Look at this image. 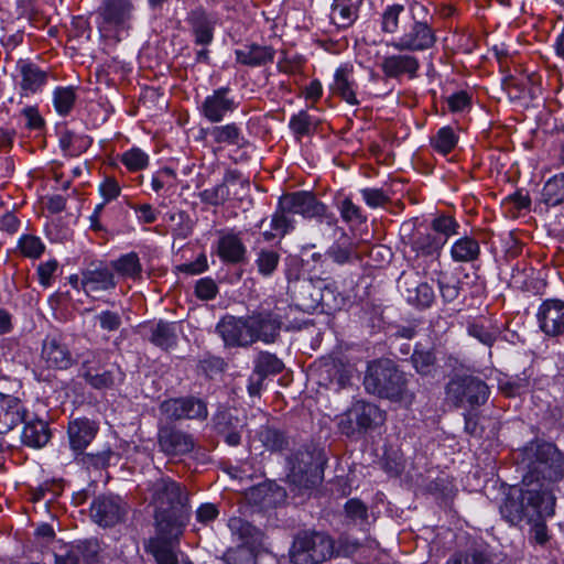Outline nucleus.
Returning <instances> with one entry per match:
<instances>
[{"label": "nucleus", "instance_id": "f257e3e1", "mask_svg": "<svg viewBox=\"0 0 564 564\" xmlns=\"http://www.w3.org/2000/svg\"><path fill=\"white\" fill-rule=\"evenodd\" d=\"M281 316L271 311H261L246 317L227 316L216 327L226 346L246 347L258 340L270 344L279 336Z\"/></svg>", "mask_w": 564, "mask_h": 564}, {"label": "nucleus", "instance_id": "f03ea898", "mask_svg": "<svg viewBox=\"0 0 564 564\" xmlns=\"http://www.w3.org/2000/svg\"><path fill=\"white\" fill-rule=\"evenodd\" d=\"M151 503L155 506L156 525L161 532L177 535L189 519L188 497L171 478L161 477L149 488Z\"/></svg>", "mask_w": 564, "mask_h": 564}, {"label": "nucleus", "instance_id": "7ed1b4c3", "mask_svg": "<svg viewBox=\"0 0 564 564\" xmlns=\"http://www.w3.org/2000/svg\"><path fill=\"white\" fill-rule=\"evenodd\" d=\"M527 474L523 476L525 485L536 484L539 494L554 496V485L564 478V457L557 448L550 443L531 444L524 449L523 458Z\"/></svg>", "mask_w": 564, "mask_h": 564}, {"label": "nucleus", "instance_id": "20e7f679", "mask_svg": "<svg viewBox=\"0 0 564 564\" xmlns=\"http://www.w3.org/2000/svg\"><path fill=\"white\" fill-rule=\"evenodd\" d=\"M555 501V497L540 495L536 484L523 482V487L510 490L500 506V513L507 522L514 525L522 521L538 522L554 514Z\"/></svg>", "mask_w": 564, "mask_h": 564}, {"label": "nucleus", "instance_id": "39448f33", "mask_svg": "<svg viewBox=\"0 0 564 564\" xmlns=\"http://www.w3.org/2000/svg\"><path fill=\"white\" fill-rule=\"evenodd\" d=\"M406 376L388 359L375 360L368 364L364 387L368 393L391 401H402L411 404L414 394L406 389Z\"/></svg>", "mask_w": 564, "mask_h": 564}, {"label": "nucleus", "instance_id": "423d86ee", "mask_svg": "<svg viewBox=\"0 0 564 564\" xmlns=\"http://www.w3.org/2000/svg\"><path fill=\"white\" fill-rule=\"evenodd\" d=\"M335 556V540L323 531L299 532L289 550L292 564H322Z\"/></svg>", "mask_w": 564, "mask_h": 564}, {"label": "nucleus", "instance_id": "0eeeda50", "mask_svg": "<svg viewBox=\"0 0 564 564\" xmlns=\"http://www.w3.org/2000/svg\"><path fill=\"white\" fill-rule=\"evenodd\" d=\"M386 422V412L378 405L357 401L338 421L339 431L346 436H355L375 431Z\"/></svg>", "mask_w": 564, "mask_h": 564}, {"label": "nucleus", "instance_id": "6e6552de", "mask_svg": "<svg viewBox=\"0 0 564 564\" xmlns=\"http://www.w3.org/2000/svg\"><path fill=\"white\" fill-rule=\"evenodd\" d=\"M324 457L321 453L300 451L289 460L288 480L299 489L311 488L323 479Z\"/></svg>", "mask_w": 564, "mask_h": 564}, {"label": "nucleus", "instance_id": "1a4fd4ad", "mask_svg": "<svg viewBox=\"0 0 564 564\" xmlns=\"http://www.w3.org/2000/svg\"><path fill=\"white\" fill-rule=\"evenodd\" d=\"M281 205L292 215H301L304 218H317L321 223L335 226L337 219L329 213L326 205L319 202L315 195L307 191H299L284 194L281 197Z\"/></svg>", "mask_w": 564, "mask_h": 564}, {"label": "nucleus", "instance_id": "9d476101", "mask_svg": "<svg viewBox=\"0 0 564 564\" xmlns=\"http://www.w3.org/2000/svg\"><path fill=\"white\" fill-rule=\"evenodd\" d=\"M446 397L456 406H479L488 400L487 384L475 377H455L446 384Z\"/></svg>", "mask_w": 564, "mask_h": 564}, {"label": "nucleus", "instance_id": "9b49d317", "mask_svg": "<svg viewBox=\"0 0 564 564\" xmlns=\"http://www.w3.org/2000/svg\"><path fill=\"white\" fill-rule=\"evenodd\" d=\"M398 288L405 301L420 310L431 307L436 297L433 286L423 281L419 272H402Z\"/></svg>", "mask_w": 564, "mask_h": 564}, {"label": "nucleus", "instance_id": "f8f14e48", "mask_svg": "<svg viewBox=\"0 0 564 564\" xmlns=\"http://www.w3.org/2000/svg\"><path fill=\"white\" fill-rule=\"evenodd\" d=\"M412 223H404L401 227L402 239L410 247L414 253L415 259H423L424 261L438 260L443 249V241L438 240L436 236L429 231H413Z\"/></svg>", "mask_w": 564, "mask_h": 564}, {"label": "nucleus", "instance_id": "ddd939ff", "mask_svg": "<svg viewBox=\"0 0 564 564\" xmlns=\"http://www.w3.org/2000/svg\"><path fill=\"white\" fill-rule=\"evenodd\" d=\"M239 106L232 95V90L227 87H219L207 95L198 107L203 118L210 123L221 122L227 115L232 113Z\"/></svg>", "mask_w": 564, "mask_h": 564}, {"label": "nucleus", "instance_id": "4468645a", "mask_svg": "<svg viewBox=\"0 0 564 564\" xmlns=\"http://www.w3.org/2000/svg\"><path fill=\"white\" fill-rule=\"evenodd\" d=\"M436 42L433 30L425 22L414 21L411 28L398 40L389 43L398 52H421L431 48Z\"/></svg>", "mask_w": 564, "mask_h": 564}, {"label": "nucleus", "instance_id": "2eb2a0df", "mask_svg": "<svg viewBox=\"0 0 564 564\" xmlns=\"http://www.w3.org/2000/svg\"><path fill=\"white\" fill-rule=\"evenodd\" d=\"M160 411L170 420H204L208 415L206 403L194 397L165 400Z\"/></svg>", "mask_w": 564, "mask_h": 564}, {"label": "nucleus", "instance_id": "dca6fc26", "mask_svg": "<svg viewBox=\"0 0 564 564\" xmlns=\"http://www.w3.org/2000/svg\"><path fill=\"white\" fill-rule=\"evenodd\" d=\"M15 69L21 97L39 94L47 84L48 72L42 69L33 62L19 59Z\"/></svg>", "mask_w": 564, "mask_h": 564}, {"label": "nucleus", "instance_id": "f3484780", "mask_svg": "<svg viewBox=\"0 0 564 564\" xmlns=\"http://www.w3.org/2000/svg\"><path fill=\"white\" fill-rule=\"evenodd\" d=\"M127 513L126 505L117 497L99 496L90 505V517L99 527H113Z\"/></svg>", "mask_w": 564, "mask_h": 564}, {"label": "nucleus", "instance_id": "a211bd4d", "mask_svg": "<svg viewBox=\"0 0 564 564\" xmlns=\"http://www.w3.org/2000/svg\"><path fill=\"white\" fill-rule=\"evenodd\" d=\"M160 449L170 456H181L191 453L195 447L192 434L176 426L165 425L158 433Z\"/></svg>", "mask_w": 564, "mask_h": 564}, {"label": "nucleus", "instance_id": "6ab92c4d", "mask_svg": "<svg viewBox=\"0 0 564 564\" xmlns=\"http://www.w3.org/2000/svg\"><path fill=\"white\" fill-rule=\"evenodd\" d=\"M536 319L540 329L550 337L564 335V301L545 300L539 307Z\"/></svg>", "mask_w": 564, "mask_h": 564}, {"label": "nucleus", "instance_id": "aec40b11", "mask_svg": "<svg viewBox=\"0 0 564 564\" xmlns=\"http://www.w3.org/2000/svg\"><path fill=\"white\" fill-rule=\"evenodd\" d=\"M194 43L199 46H208L214 41L216 18L208 13L203 7L191 10L185 19Z\"/></svg>", "mask_w": 564, "mask_h": 564}, {"label": "nucleus", "instance_id": "412c9836", "mask_svg": "<svg viewBox=\"0 0 564 564\" xmlns=\"http://www.w3.org/2000/svg\"><path fill=\"white\" fill-rule=\"evenodd\" d=\"M41 359L47 368L68 369L74 358L62 336L50 334L42 343Z\"/></svg>", "mask_w": 564, "mask_h": 564}, {"label": "nucleus", "instance_id": "4be33fe9", "mask_svg": "<svg viewBox=\"0 0 564 564\" xmlns=\"http://www.w3.org/2000/svg\"><path fill=\"white\" fill-rule=\"evenodd\" d=\"M318 383L334 390L345 388L351 377V370L340 360L334 358L322 359L316 366Z\"/></svg>", "mask_w": 564, "mask_h": 564}, {"label": "nucleus", "instance_id": "5701e85b", "mask_svg": "<svg viewBox=\"0 0 564 564\" xmlns=\"http://www.w3.org/2000/svg\"><path fill=\"white\" fill-rule=\"evenodd\" d=\"M380 69L388 78L398 79L406 76L413 79L417 76L420 62L414 55L399 52V54L384 56L380 63Z\"/></svg>", "mask_w": 564, "mask_h": 564}, {"label": "nucleus", "instance_id": "b1692460", "mask_svg": "<svg viewBox=\"0 0 564 564\" xmlns=\"http://www.w3.org/2000/svg\"><path fill=\"white\" fill-rule=\"evenodd\" d=\"M236 184H239L241 189L250 187L249 180L245 178L239 171L229 170L225 173L223 183L204 189L199 193V197L202 202L206 204L219 206L229 198L230 186H235Z\"/></svg>", "mask_w": 564, "mask_h": 564}, {"label": "nucleus", "instance_id": "393cba45", "mask_svg": "<svg viewBox=\"0 0 564 564\" xmlns=\"http://www.w3.org/2000/svg\"><path fill=\"white\" fill-rule=\"evenodd\" d=\"M217 240V256L225 263L237 264L246 259L247 248L241 235L234 230H220Z\"/></svg>", "mask_w": 564, "mask_h": 564}, {"label": "nucleus", "instance_id": "a878e982", "mask_svg": "<svg viewBox=\"0 0 564 564\" xmlns=\"http://www.w3.org/2000/svg\"><path fill=\"white\" fill-rule=\"evenodd\" d=\"M156 530V536L151 539L148 544V550L155 558L156 564H178L176 545L181 534L173 535L161 532L158 525Z\"/></svg>", "mask_w": 564, "mask_h": 564}, {"label": "nucleus", "instance_id": "bb28decb", "mask_svg": "<svg viewBox=\"0 0 564 564\" xmlns=\"http://www.w3.org/2000/svg\"><path fill=\"white\" fill-rule=\"evenodd\" d=\"M133 10L131 0H105L98 9V15L109 26L124 28L131 20Z\"/></svg>", "mask_w": 564, "mask_h": 564}, {"label": "nucleus", "instance_id": "cd10ccee", "mask_svg": "<svg viewBox=\"0 0 564 564\" xmlns=\"http://www.w3.org/2000/svg\"><path fill=\"white\" fill-rule=\"evenodd\" d=\"M98 425L88 419H76L68 425V440L73 452L83 454L95 438Z\"/></svg>", "mask_w": 564, "mask_h": 564}, {"label": "nucleus", "instance_id": "c85d7f7f", "mask_svg": "<svg viewBox=\"0 0 564 564\" xmlns=\"http://www.w3.org/2000/svg\"><path fill=\"white\" fill-rule=\"evenodd\" d=\"M82 285L86 293L110 291L117 285L110 268L99 264L83 272Z\"/></svg>", "mask_w": 564, "mask_h": 564}, {"label": "nucleus", "instance_id": "c756f323", "mask_svg": "<svg viewBox=\"0 0 564 564\" xmlns=\"http://www.w3.org/2000/svg\"><path fill=\"white\" fill-rule=\"evenodd\" d=\"M356 83L352 79V67L343 65L335 70L334 80L330 84V91L339 96L351 106H357L359 100L356 96Z\"/></svg>", "mask_w": 564, "mask_h": 564}, {"label": "nucleus", "instance_id": "7c9ffc66", "mask_svg": "<svg viewBox=\"0 0 564 564\" xmlns=\"http://www.w3.org/2000/svg\"><path fill=\"white\" fill-rule=\"evenodd\" d=\"M322 279L303 280L294 292L295 305L304 312H319V285Z\"/></svg>", "mask_w": 564, "mask_h": 564}, {"label": "nucleus", "instance_id": "2f4dec72", "mask_svg": "<svg viewBox=\"0 0 564 564\" xmlns=\"http://www.w3.org/2000/svg\"><path fill=\"white\" fill-rule=\"evenodd\" d=\"M362 0H334L330 8V21L339 29H347L358 18Z\"/></svg>", "mask_w": 564, "mask_h": 564}, {"label": "nucleus", "instance_id": "473e14b6", "mask_svg": "<svg viewBox=\"0 0 564 564\" xmlns=\"http://www.w3.org/2000/svg\"><path fill=\"white\" fill-rule=\"evenodd\" d=\"M235 54L238 63L256 67L272 62L275 51L271 46L253 43L236 50Z\"/></svg>", "mask_w": 564, "mask_h": 564}, {"label": "nucleus", "instance_id": "72a5a7b5", "mask_svg": "<svg viewBox=\"0 0 564 564\" xmlns=\"http://www.w3.org/2000/svg\"><path fill=\"white\" fill-rule=\"evenodd\" d=\"M449 254L456 263L475 262L480 257L479 241L471 236H463L452 243Z\"/></svg>", "mask_w": 564, "mask_h": 564}, {"label": "nucleus", "instance_id": "f704fd0d", "mask_svg": "<svg viewBox=\"0 0 564 564\" xmlns=\"http://www.w3.org/2000/svg\"><path fill=\"white\" fill-rule=\"evenodd\" d=\"M26 409L21 401L12 395L0 394V422L8 429H13L24 422Z\"/></svg>", "mask_w": 564, "mask_h": 564}, {"label": "nucleus", "instance_id": "c9c22d12", "mask_svg": "<svg viewBox=\"0 0 564 564\" xmlns=\"http://www.w3.org/2000/svg\"><path fill=\"white\" fill-rule=\"evenodd\" d=\"M319 312L332 314L339 311L345 304V297L338 291L335 282H328L322 279L319 285Z\"/></svg>", "mask_w": 564, "mask_h": 564}, {"label": "nucleus", "instance_id": "e433bc0d", "mask_svg": "<svg viewBox=\"0 0 564 564\" xmlns=\"http://www.w3.org/2000/svg\"><path fill=\"white\" fill-rule=\"evenodd\" d=\"M23 444L40 448L46 445L51 438V432L48 425L43 420H33L26 422L22 435H21Z\"/></svg>", "mask_w": 564, "mask_h": 564}, {"label": "nucleus", "instance_id": "4c0bfd02", "mask_svg": "<svg viewBox=\"0 0 564 564\" xmlns=\"http://www.w3.org/2000/svg\"><path fill=\"white\" fill-rule=\"evenodd\" d=\"M295 228V220L291 212L285 210L284 206L281 205V198L279 199L278 209L271 217V229L272 232L265 231L264 238L271 240L274 237H284L286 234Z\"/></svg>", "mask_w": 564, "mask_h": 564}, {"label": "nucleus", "instance_id": "58836bf2", "mask_svg": "<svg viewBox=\"0 0 564 564\" xmlns=\"http://www.w3.org/2000/svg\"><path fill=\"white\" fill-rule=\"evenodd\" d=\"M150 341L162 349H170L177 343L174 323L160 321L151 327Z\"/></svg>", "mask_w": 564, "mask_h": 564}, {"label": "nucleus", "instance_id": "ea45409f", "mask_svg": "<svg viewBox=\"0 0 564 564\" xmlns=\"http://www.w3.org/2000/svg\"><path fill=\"white\" fill-rule=\"evenodd\" d=\"M459 228L460 225L451 215H437L431 221L432 234L443 241V246L447 243L451 237L458 235Z\"/></svg>", "mask_w": 564, "mask_h": 564}, {"label": "nucleus", "instance_id": "a19ab883", "mask_svg": "<svg viewBox=\"0 0 564 564\" xmlns=\"http://www.w3.org/2000/svg\"><path fill=\"white\" fill-rule=\"evenodd\" d=\"M543 202L547 206H558L564 204V172L555 174L543 186Z\"/></svg>", "mask_w": 564, "mask_h": 564}, {"label": "nucleus", "instance_id": "79ce46f5", "mask_svg": "<svg viewBox=\"0 0 564 564\" xmlns=\"http://www.w3.org/2000/svg\"><path fill=\"white\" fill-rule=\"evenodd\" d=\"M208 133L216 143L241 145L245 142L241 130L236 123L214 126Z\"/></svg>", "mask_w": 564, "mask_h": 564}, {"label": "nucleus", "instance_id": "37998d69", "mask_svg": "<svg viewBox=\"0 0 564 564\" xmlns=\"http://www.w3.org/2000/svg\"><path fill=\"white\" fill-rule=\"evenodd\" d=\"M59 145L66 154L77 156L91 145V139L88 135L65 131L61 134Z\"/></svg>", "mask_w": 564, "mask_h": 564}, {"label": "nucleus", "instance_id": "c03bdc74", "mask_svg": "<svg viewBox=\"0 0 564 564\" xmlns=\"http://www.w3.org/2000/svg\"><path fill=\"white\" fill-rule=\"evenodd\" d=\"M112 268L123 278L139 279L142 273V264L135 252H129L112 262Z\"/></svg>", "mask_w": 564, "mask_h": 564}, {"label": "nucleus", "instance_id": "a18cd8bd", "mask_svg": "<svg viewBox=\"0 0 564 564\" xmlns=\"http://www.w3.org/2000/svg\"><path fill=\"white\" fill-rule=\"evenodd\" d=\"M279 262L280 253L269 248L260 249L254 260L257 271L263 278L272 276L278 269Z\"/></svg>", "mask_w": 564, "mask_h": 564}, {"label": "nucleus", "instance_id": "49530a36", "mask_svg": "<svg viewBox=\"0 0 564 564\" xmlns=\"http://www.w3.org/2000/svg\"><path fill=\"white\" fill-rule=\"evenodd\" d=\"M411 360L416 372L421 376H433L436 371V357L432 349L416 347Z\"/></svg>", "mask_w": 564, "mask_h": 564}, {"label": "nucleus", "instance_id": "de8ad7c7", "mask_svg": "<svg viewBox=\"0 0 564 564\" xmlns=\"http://www.w3.org/2000/svg\"><path fill=\"white\" fill-rule=\"evenodd\" d=\"M458 143V135L449 126L442 127L434 137L431 138L432 148L446 155L452 152Z\"/></svg>", "mask_w": 564, "mask_h": 564}, {"label": "nucleus", "instance_id": "09e8293b", "mask_svg": "<svg viewBox=\"0 0 564 564\" xmlns=\"http://www.w3.org/2000/svg\"><path fill=\"white\" fill-rule=\"evenodd\" d=\"M284 368L283 362L270 352H260L254 361V373L262 380L269 375L280 373Z\"/></svg>", "mask_w": 564, "mask_h": 564}, {"label": "nucleus", "instance_id": "8fccbe9b", "mask_svg": "<svg viewBox=\"0 0 564 564\" xmlns=\"http://www.w3.org/2000/svg\"><path fill=\"white\" fill-rule=\"evenodd\" d=\"M467 333L485 346L491 347L498 338L500 330L492 325H486L484 322H473L467 326Z\"/></svg>", "mask_w": 564, "mask_h": 564}, {"label": "nucleus", "instance_id": "3c124183", "mask_svg": "<svg viewBox=\"0 0 564 564\" xmlns=\"http://www.w3.org/2000/svg\"><path fill=\"white\" fill-rule=\"evenodd\" d=\"M76 98L77 95L74 87H56L53 93V104L55 110L61 116L68 115L74 107Z\"/></svg>", "mask_w": 564, "mask_h": 564}, {"label": "nucleus", "instance_id": "603ef678", "mask_svg": "<svg viewBox=\"0 0 564 564\" xmlns=\"http://www.w3.org/2000/svg\"><path fill=\"white\" fill-rule=\"evenodd\" d=\"M228 420V411H223L216 414L214 421H215V429L219 435L224 437V441L230 445V446H237L240 444L241 441V430L243 427V424L239 422L237 426L235 425L231 430H225V421Z\"/></svg>", "mask_w": 564, "mask_h": 564}, {"label": "nucleus", "instance_id": "864d4df0", "mask_svg": "<svg viewBox=\"0 0 564 564\" xmlns=\"http://www.w3.org/2000/svg\"><path fill=\"white\" fill-rule=\"evenodd\" d=\"M354 243L344 237L343 240L335 241L327 250L326 254L337 264L343 265L349 263L354 257Z\"/></svg>", "mask_w": 564, "mask_h": 564}, {"label": "nucleus", "instance_id": "5fc2aeb1", "mask_svg": "<svg viewBox=\"0 0 564 564\" xmlns=\"http://www.w3.org/2000/svg\"><path fill=\"white\" fill-rule=\"evenodd\" d=\"M76 360L80 364L82 377L88 371L100 370L107 362V354L102 350H87L77 354Z\"/></svg>", "mask_w": 564, "mask_h": 564}, {"label": "nucleus", "instance_id": "6e6d98bb", "mask_svg": "<svg viewBox=\"0 0 564 564\" xmlns=\"http://www.w3.org/2000/svg\"><path fill=\"white\" fill-rule=\"evenodd\" d=\"M258 436L263 446L271 452L282 451L288 444L284 434L270 426H262Z\"/></svg>", "mask_w": 564, "mask_h": 564}, {"label": "nucleus", "instance_id": "4d7b16f0", "mask_svg": "<svg viewBox=\"0 0 564 564\" xmlns=\"http://www.w3.org/2000/svg\"><path fill=\"white\" fill-rule=\"evenodd\" d=\"M403 12L402 4L388 6L381 14V30L384 33H395L399 30V20Z\"/></svg>", "mask_w": 564, "mask_h": 564}, {"label": "nucleus", "instance_id": "13d9d810", "mask_svg": "<svg viewBox=\"0 0 564 564\" xmlns=\"http://www.w3.org/2000/svg\"><path fill=\"white\" fill-rule=\"evenodd\" d=\"M121 162L130 171H140L148 166L149 155L139 148H132L122 154Z\"/></svg>", "mask_w": 564, "mask_h": 564}, {"label": "nucleus", "instance_id": "bf43d9fd", "mask_svg": "<svg viewBox=\"0 0 564 564\" xmlns=\"http://www.w3.org/2000/svg\"><path fill=\"white\" fill-rule=\"evenodd\" d=\"M83 378L91 388L97 390L110 389L115 384V376L110 370L102 372H99V370L88 371Z\"/></svg>", "mask_w": 564, "mask_h": 564}, {"label": "nucleus", "instance_id": "052dcab7", "mask_svg": "<svg viewBox=\"0 0 564 564\" xmlns=\"http://www.w3.org/2000/svg\"><path fill=\"white\" fill-rule=\"evenodd\" d=\"M21 252L29 258H39L45 250V246L39 237L24 235L19 240Z\"/></svg>", "mask_w": 564, "mask_h": 564}, {"label": "nucleus", "instance_id": "680f3d73", "mask_svg": "<svg viewBox=\"0 0 564 564\" xmlns=\"http://www.w3.org/2000/svg\"><path fill=\"white\" fill-rule=\"evenodd\" d=\"M176 184V173L171 167H163L152 177V188L159 192L163 188H173Z\"/></svg>", "mask_w": 564, "mask_h": 564}, {"label": "nucleus", "instance_id": "e2e57ef3", "mask_svg": "<svg viewBox=\"0 0 564 564\" xmlns=\"http://www.w3.org/2000/svg\"><path fill=\"white\" fill-rule=\"evenodd\" d=\"M289 127L297 138H302L311 132L312 118L306 111L302 110L291 117Z\"/></svg>", "mask_w": 564, "mask_h": 564}, {"label": "nucleus", "instance_id": "0e129e2a", "mask_svg": "<svg viewBox=\"0 0 564 564\" xmlns=\"http://www.w3.org/2000/svg\"><path fill=\"white\" fill-rule=\"evenodd\" d=\"M340 216L346 223L361 224L366 221L359 206L355 205L350 198H345L340 205Z\"/></svg>", "mask_w": 564, "mask_h": 564}, {"label": "nucleus", "instance_id": "69168bd1", "mask_svg": "<svg viewBox=\"0 0 564 564\" xmlns=\"http://www.w3.org/2000/svg\"><path fill=\"white\" fill-rule=\"evenodd\" d=\"M218 293V286L216 282L210 278L199 279L195 284V294L203 301H209L215 299Z\"/></svg>", "mask_w": 564, "mask_h": 564}, {"label": "nucleus", "instance_id": "338daca9", "mask_svg": "<svg viewBox=\"0 0 564 564\" xmlns=\"http://www.w3.org/2000/svg\"><path fill=\"white\" fill-rule=\"evenodd\" d=\"M446 564H491L481 552L453 555Z\"/></svg>", "mask_w": 564, "mask_h": 564}, {"label": "nucleus", "instance_id": "774afa93", "mask_svg": "<svg viewBox=\"0 0 564 564\" xmlns=\"http://www.w3.org/2000/svg\"><path fill=\"white\" fill-rule=\"evenodd\" d=\"M225 560L228 564H254L251 551L247 547H237L226 553Z\"/></svg>", "mask_w": 564, "mask_h": 564}]
</instances>
